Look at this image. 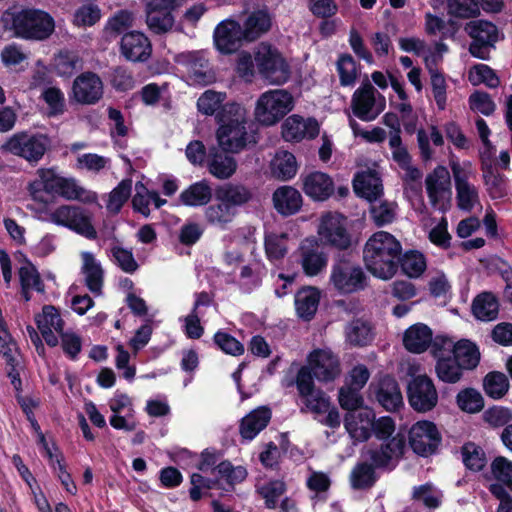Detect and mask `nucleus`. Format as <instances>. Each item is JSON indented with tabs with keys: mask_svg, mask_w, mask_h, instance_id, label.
<instances>
[{
	"mask_svg": "<svg viewBox=\"0 0 512 512\" xmlns=\"http://www.w3.org/2000/svg\"><path fill=\"white\" fill-rule=\"evenodd\" d=\"M37 178L29 182L27 190L33 200L46 203V195L60 196L67 200H82L85 189L77 185L73 178H66L58 174L56 167L39 168Z\"/></svg>",
	"mask_w": 512,
	"mask_h": 512,
	"instance_id": "nucleus-4",
	"label": "nucleus"
},
{
	"mask_svg": "<svg viewBox=\"0 0 512 512\" xmlns=\"http://www.w3.org/2000/svg\"><path fill=\"white\" fill-rule=\"evenodd\" d=\"M320 298L321 293L317 287H301L295 294V308L299 318L311 321L317 312Z\"/></svg>",
	"mask_w": 512,
	"mask_h": 512,
	"instance_id": "nucleus-29",
	"label": "nucleus"
},
{
	"mask_svg": "<svg viewBox=\"0 0 512 512\" xmlns=\"http://www.w3.org/2000/svg\"><path fill=\"white\" fill-rule=\"evenodd\" d=\"M271 410L262 406L244 416L239 424V432L243 439L252 440L264 430L271 420Z\"/></svg>",
	"mask_w": 512,
	"mask_h": 512,
	"instance_id": "nucleus-27",
	"label": "nucleus"
},
{
	"mask_svg": "<svg viewBox=\"0 0 512 512\" xmlns=\"http://www.w3.org/2000/svg\"><path fill=\"white\" fill-rule=\"evenodd\" d=\"M370 389L379 405L387 411H397L404 404L399 384L392 375L382 376L375 385H370Z\"/></svg>",
	"mask_w": 512,
	"mask_h": 512,
	"instance_id": "nucleus-21",
	"label": "nucleus"
},
{
	"mask_svg": "<svg viewBox=\"0 0 512 512\" xmlns=\"http://www.w3.org/2000/svg\"><path fill=\"white\" fill-rule=\"evenodd\" d=\"M120 54L129 62L144 63L151 57L152 45L144 33L130 31L121 38Z\"/></svg>",
	"mask_w": 512,
	"mask_h": 512,
	"instance_id": "nucleus-19",
	"label": "nucleus"
},
{
	"mask_svg": "<svg viewBox=\"0 0 512 512\" xmlns=\"http://www.w3.org/2000/svg\"><path fill=\"white\" fill-rule=\"evenodd\" d=\"M3 153H8L36 167L53 150L52 137L36 130H21L13 133L0 146Z\"/></svg>",
	"mask_w": 512,
	"mask_h": 512,
	"instance_id": "nucleus-3",
	"label": "nucleus"
},
{
	"mask_svg": "<svg viewBox=\"0 0 512 512\" xmlns=\"http://www.w3.org/2000/svg\"><path fill=\"white\" fill-rule=\"evenodd\" d=\"M374 420L375 414L371 409H359L354 413H346L344 427L352 438L364 442L371 437V427Z\"/></svg>",
	"mask_w": 512,
	"mask_h": 512,
	"instance_id": "nucleus-25",
	"label": "nucleus"
},
{
	"mask_svg": "<svg viewBox=\"0 0 512 512\" xmlns=\"http://www.w3.org/2000/svg\"><path fill=\"white\" fill-rule=\"evenodd\" d=\"M460 452L464 466L470 471L480 472L487 464L483 448L472 441L465 442Z\"/></svg>",
	"mask_w": 512,
	"mask_h": 512,
	"instance_id": "nucleus-44",
	"label": "nucleus"
},
{
	"mask_svg": "<svg viewBox=\"0 0 512 512\" xmlns=\"http://www.w3.org/2000/svg\"><path fill=\"white\" fill-rule=\"evenodd\" d=\"M339 404L347 413H354L361 409L364 400L360 394V390L353 387H341L338 395Z\"/></svg>",
	"mask_w": 512,
	"mask_h": 512,
	"instance_id": "nucleus-61",
	"label": "nucleus"
},
{
	"mask_svg": "<svg viewBox=\"0 0 512 512\" xmlns=\"http://www.w3.org/2000/svg\"><path fill=\"white\" fill-rule=\"evenodd\" d=\"M509 387V380L502 372L491 371L484 377V391L493 399L502 398L508 392Z\"/></svg>",
	"mask_w": 512,
	"mask_h": 512,
	"instance_id": "nucleus-46",
	"label": "nucleus"
},
{
	"mask_svg": "<svg viewBox=\"0 0 512 512\" xmlns=\"http://www.w3.org/2000/svg\"><path fill=\"white\" fill-rule=\"evenodd\" d=\"M229 152L218 151L210 152L208 160L209 172L218 179H228L237 168V162Z\"/></svg>",
	"mask_w": 512,
	"mask_h": 512,
	"instance_id": "nucleus-35",
	"label": "nucleus"
},
{
	"mask_svg": "<svg viewBox=\"0 0 512 512\" xmlns=\"http://www.w3.org/2000/svg\"><path fill=\"white\" fill-rule=\"evenodd\" d=\"M320 132V125L316 118H304L293 114L282 124V137L288 142H300L303 139H315Z\"/></svg>",
	"mask_w": 512,
	"mask_h": 512,
	"instance_id": "nucleus-18",
	"label": "nucleus"
},
{
	"mask_svg": "<svg viewBox=\"0 0 512 512\" xmlns=\"http://www.w3.org/2000/svg\"><path fill=\"white\" fill-rule=\"evenodd\" d=\"M367 279L364 270L344 256H340L332 265L330 282L340 293L350 294L364 290Z\"/></svg>",
	"mask_w": 512,
	"mask_h": 512,
	"instance_id": "nucleus-10",
	"label": "nucleus"
},
{
	"mask_svg": "<svg viewBox=\"0 0 512 512\" xmlns=\"http://www.w3.org/2000/svg\"><path fill=\"white\" fill-rule=\"evenodd\" d=\"M213 342L217 349L225 354L240 356L244 353V345L231 334L218 330L213 336Z\"/></svg>",
	"mask_w": 512,
	"mask_h": 512,
	"instance_id": "nucleus-56",
	"label": "nucleus"
},
{
	"mask_svg": "<svg viewBox=\"0 0 512 512\" xmlns=\"http://www.w3.org/2000/svg\"><path fill=\"white\" fill-rule=\"evenodd\" d=\"M353 189L357 196L369 202L377 200L383 194L380 179L372 174H357L353 180Z\"/></svg>",
	"mask_w": 512,
	"mask_h": 512,
	"instance_id": "nucleus-36",
	"label": "nucleus"
},
{
	"mask_svg": "<svg viewBox=\"0 0 512 512\" xmlns=\"http://www.w3.org/2000/svg\"><path fill=\"white\" fill-rule=\"evenodd\" d=\"M72 93L77 103L94 105L103 96L102 80L94 72H83L74 79Z\"/></svg>",
	"mask_w": 512,
	"mask_h": 512,
	"instance_id": "nucleus-17",
	"label": "nucleus"
},
{
	"mask_svg": "<svg viewBox=\"0 0 512 512\" xmlns=\"http://www.w3.org/2000/svg\"><path fill=\"white\" fill-rule=\"evenodd\" d=\"M467 34L475 40L497 41L498 30L495 24L486 20H472L465 26Z\"/></svg>",
	"mask_w": 512,
	"mask_h": 512,
	"instance_id": "nucleus-51",
	"label": "nucleus"
},
{
	"mask_svg": "<svg viewBox=\"0 0 512 512\" xmlns=\"http://www.w3.org/2000/svg\"><path fill=\"white\" fill-rule=\"evenodd\" d=\"M225 99L226 93L207 90L197 100L198 111L207 116L216 115L226 105Z\"/></svg>",
	"mask_w": 512,
	"mask_h": 512,
	"instance_id": "nucleus-48",
	"label": "nucleus"
},
{
	"mask_svg": "<svg viewBox=\"0 0 512 512\" xmlns=\"http://www.w3.org/2000/svg\"><path fill=\"white\" fill-rule=\"evenodd\" d=\"M406 448V437L402 433H397L390 440L381 443L377 447L369 448L366 452L370 465L374 469L391 471L395 469L400 459L403 458Z\"/></svg>",
	"mask_w": 512,
	"mask_h": 512,
	"instance_id": "nucleus-13",
	"label": "nucleus"
},
{
	"mask_svg": "<svg viewBox=\"0 0 512 512\" xmlns=\"http://www.w3.org/2000/svg\"><path fill=\"white\" fill-rule=\"evenodd\" d=\"M464 369L450 354L439 356L435 365V372L439 380L454 384L461 380Z\"/></svg>",
	"mask_w": 512,
	"mask_h": 512,
	"instance_id": "nucleus-42",
	"label": "nucleus"
},
{
	"mask_svg": "<svg viewBox=\"0 0 512 512\" xmlns=\"http://www.w3.org/2000/svg\"><path fill=\"white\" fill-rule=\"evenodd\" d=\"M345 220L343 216L330 212L322 216L318 235L323 246L339 251L348 250L352 246V236L347 230Z\"/></svg>",
	"mask_w": 512,
	"mask_h": 512,
	"instance_id": "nucleus-12",
	"label": "nucleus"
},
{
	"mask_svg": "<svg viewBox=\"0 0 512 512\" xmlns=\"http://www.w3.org/2000/svg\"><path fill=\"white\" fill-rule=\"evenodd\" d=\"M346 342L353 347L370 345L375 338L372 323L362 318H354L345 327Z\"/></svg>",
	"mask_w": 512,
	"mask_h": 512,
	"instance_id": "nucleus-30",
	"label": "nucleus"
},
{
	"mask_svg": "<svg viewBox=\"0 0 512 512\" xmlns=\"http://www.w3.org/2000/svg\"><path fill=\"white\" fill-rule=\"evenodd\" d=\"M493 477L512 491V461L504 456H497L491 462Z\"/></svg>",
	"mask_w": 512,
	"mask_h": 512,
	"instance_id": "nucleus-59",
	"label": "nucleus"
},
{
	"mask_svg": "<svg viewBox=\"0 0 512 512\" xmlns=\"http://www.w3.org/2000/svg\"><path fill=\"white\" fill-rule=\"evenodd\" d=\"M448 13L456 18H473L479 15V5L474 0H448Z\"/></svg>",
	"mask_w": 512,
	"mask_h": 512,
	"instance_id": "nucleus-60",
	"label": "nucleus"
},
{
	"mask_svg": "<svg viewBox=\"0 0 512 512\" xmlns=\"http://www.w3.org/2000/svg\"><path fill=\"white\" fill-rule=\"evenodd\" d=\"M275 210L282 216L288 217L298 213L303 204L301 193L292 186H281L272 195Z\"/></svg>",
	"mask_w": 512,
	"mask_h": 512,
	"instance_id": "nucleus-26",
	"label": "nucleus"
},
{
	"mask_svg": "<svg viewBox=\"0 0 512 512\" xmlns=\"http://www.w3.org/2000/svg\"><path fill=\"white\" fill-rule=\"evenodd\" d=\"M147 24L156 34L169 31L174 24L172 13L166 9L152 7L147 14Z\"/></svg>",
	"mask_w": 512,
	"mask_h": 512,
	"instance_id": "nucleus-50",
	"label": "nucleus"
},
{
	"mask_svg": "<svg viewBox=\"0 0 512 512\" xmlns=\"http://www.w3.org/2000/svg\"><path fill=\"white\" fill-rule=\"evenodd\" d=\"M236 214L237 211L235 208L221 201L209 205L204 212L207 223L221 229H226L227 225L233 221Z\"/></svg>",
	"mask_w": 512,
	"mask_h": 512,
	"instance_id": "nucleus-39",
	"label": "nucleus"
},
{
	"mask_svg": "<svg viewBox=\"0 0 512 512\" xmlns=\"http://www.w3.org/2000/svg\"><path fill=\"white\" fill-rule=\"evenodd\" d=\"M379 475L367 461L357 462L350 473V485L354 490H369L379 480Z\"/></svg>",
	"mask_w": 512,
	"mask_h": 512,
	"instance_id": "nucleus-34",
	"label": "nucleus"
},
{
	"mask_svg": "<svg viewBox=\"0 0 512 512\" xmlns=\"http://www.w3.org/2000/svg\"><path fill=\"white\" fill-rule=\"evenodd\" d=\"M442 434L430 420H419L408 431V442L412 451L419 457L428 458L439 452Z\"/></svg>",
	"mask_w": 512,
	"mask_h": 512,
	"instance_id": "nucleus-8",
	"label": "nucleus"
},
{
	"mask_svg": "<svg viewBox=\"0 0 512 512\" xmlns=\"http://www.w3.org/2000/svg\"><path fill=\"white\" fill-rule=\"evenodd\" d=\"M451 170L457 193V205L461 210L471 211L478 201V192L469 184L467 173L458 162L451 164Z\"/></svg>",
	"mask_w": 512,
	"mask_h": 512,
	"instance_id": "nucleus-24",
	"label": "nucleus"
},
{
	"mask_svg": "<svg viewBox=\"0 0 512 512\" xmlns=\"http://www.w3.org/2000/svg\"><path fill=\"white\" fill-rule=\"evenodd\" d=\"M255 64L260 76L272 84H283L290 78V67L277 48L261 43L255 52Z\"/></svg>",
	"mask_w": 512,
	"mask_h": 512,
	"instance_id": "nucleus-7",
	"label": "nucleus"
},
{
	"mask_svg": "<svg viewBox=\"0 0 512 512\" xmlns=\"http://www.w3.org/2000/svg\"><path fill=\"white\" fill-rule=\"evenodd\" d=\"M456 403L463 412L474 414L484 408V398L475 388L467 387L460 390L456 396Z\"/></svg>",
	"mask_w": 512,
	"mask_h": 512,
	"instance_id": "nucleus-45",
	"label": "nucleus"
},
{
	"mask_svg": "<svg viewBox=\"0 0 512 512\" xmlns=\"http://www.w3.org/2000/svg\"><path fill=\"white\" fill-rule=\"evenodd\" d=\"M214 44L222 54L236 52L246 41V35L239 22L235 20H224L214 30Z\"/></svg>",
	"mask_w": 512,
	"mask_h": 512,
	"instance_id": "nucleus-16",
	"label": "nucleus"
},
{
	"mask_svg": "<svg viewBox=\"0 0 512 512\" xmlns=\"http://www.w3.org/2000/svg\"><path fill=\"white\" fill-rule=\"evenodd\" d=\"M80 58L74 52L61 51L54 58V72L60 77H71L78 69Z\"/></svg>",
	"mask_w": 512,
	"mask_h": 512,
	"instance_id": "nucleus-49",
	"label": "nucleus"
},
{
	"mask_svg": "<svg viewBox=\"0 0 512 512\" xmlns=\"http://www.w3.org/2000/svg\"><path fill=\"white\" fill-rule=\"evenodd\" d=\"M410 407L417 413L432 411L438 404V392L430 377L417 375L411 378L406 389Z\"/></svg>",
	"mask_w": 512,
	"mask_h": 512,
	"instance_id": "nucleus-11",
	"label": "nucleus"
},
{
	"mask_svg": "<svg viewBox=\"0 0 512 512\" xmlns=\"http://www.w3.org/2000/svg\"><path fill=\"white\" fill-rule=\"evenodd\" d=\"M426 258L418 250H408L401 252L399 256L398 269L401 268L403 274L410 278L420 277L426 270Z\"/></svg>",
	"mask_w": 512,
	"mask_h": 512,
	"instance_id": "nucleus-40",
	"label": "nucleus"
},
{
	"mask_svg": "<svg viewBox=\"0 0 512 512\" xmlns=\"http://www.w3.org/2000/svg\"><path fill=\"white\" fill-rule=\"evenodd\" d=\"M469 81L473 85L485 84L489 88H496L500 84V79L495 71L486 64H476L469 72Z\"/></svg>",
	"mask_w": 512,
	"mask_h": 512,
	"instance_id": "nucleus-55",
	"label": "nucleus"
},
{
	"mask_svg": "<svg viewBox=\"0 0 512 512\" xmlns=\"http://www.w3.org/2000/svg\"><path fill=\"white\" fill-rule=\"evenodd\" d=\"M58 334L60 338L61 349L66 358L71 361L78 360L83 347L81 336L75 332L64 331V329Z\"/></svg>",
	"mask_w": 512,
	"mask_h": 512,
	"instance_id": "nucleus-57",
	"label": "nucleus"
},
{
	"mask_svg": "<svg viewBox=\"0 0 512 512\" xmlns=\"http://www.w3.org/2000/svg\"><path fill=\"white\" fill-rule=\"evenodd\" d=\"M426 66L430 73L431 87L434 100L439 110H445L447 105V84L443 73L436 69H432L426 59Z\"/></svg>",
	"mask_w": 512,
	"mask_h": 512,
	"instance_id": "nucleus-53",
	"label": "nucleus"
},
{
	"mask_svg": "<svg viewBox=\"0 0 512 512\" xmlns=\"http://www.w3.org/2000/svg\"><path fill=\"white\" fill-rule=\"evenodd\" d=\"M271 27L269 14L264 10L251 13L242 26L246 35V41H254Z\"/></svg>",
	"mask_w": 512,
	"mask_h": 512,
	"instance_id": "nucleus-41",
	"label": "nucleus"
},
{
	"mask_svg": "<svg viewBox=\"0 0 512 512\" xmlns=\"http://www.w3.org/2000/svg\"><path fill=\"white\" fill-rule=\"evenodd\" d=\"M474 316L482 321H492L499 313V303L491 292H483L475 297L472 303Z\"/></svg>",
	"mask_w": 512,
	"mask_h": 512,
	"instance_id": "nucleus-38",
	"label": "nucleus"
},
{
	"mask_svg": "<svg viewBox=\"0 0 512 512\" xmlns=\"http://www.w3.org/2000/svg\"><path fill=\"white\" fill-rule=\"evenodd\" d=\"M294 107V99L284 89L269 90L257 100L255 117L264 126H271L283 119Z\"/></svg>",
	"mask_w": 512,
	"mask_h": 512,
	"instance_id": "nucleus-6",
	"label": "nucleus"
},
{
	"mask_svg": "<svg viewBox=\"0 0 512 512\" xmlns=\"http://www.w3.org/2000/svg\"><path fill=\"white\" fill-rule=\"evenodd\" d=\"M51 221L59 226L69 228L89 240L97 238V231L92 224L90 212L76 205H61L50 215Z\"/></svg>",
	"mask_w": 512,
	"mask_h": 512,
	"instance_id": "nucleus-9",
	"label": "nucleus"
},
{
	"mask_svg": "<svg viewBox=\"0 0 512 512\" xmlns=\"http://www.w3.org/2000/svg\"><path fill=\"white\" fill-rule=\"evenodd\" d=\"M425 184L431 205L445 212L447 208L442 200L446 194L451 195L449 171L443 166H438L432 173L428 174Z\"/></svg>",
	"mask_w": 512,
	"mask_h": 512,
	"instance_id": "nucleus-23",
	"label": "nucleus"
},
{
	"mask_svg": "<svg viewBox=\"0 0 512 512\" xmlns=\"http://www.w3.org/2000/svg\"><path fill=\"white\" fill-rule=\"evenodd\" d=\"M215 198L217 201L225 202L235 208L250 202L253 198V192L245 185L229 183L216 188Z\"/></svg>",
	"mask_w": 512,
	"mask_h": 512,
	"instance_id": "nucleus-32",
	"label": "nucleus"
},
{
	"mask_svg": "<svg viewBox=\"0 0 512 512\" xmlns=\"http://www.w3.org/2000/svg\"><path fill=\"white\" fill-rule=\"evenodd\" d=\"M6 27L16 38L44 41L55 31V20L46 11L37 8H23L19 11L7 9L3 14Z\"/></svg>",
	"mask_w": 512,
	"mask_h": 512,
	"instance_id": "nucleus-2",
	"label": "nucleus"
},
{
	"mask_svg": "<svg viewBox=\"0 0 512 512\" xmlns=\"http://www.w3.org/2000/svg\"><path fill=\"white\" fill-rule=\"evenodd\" d=\"M132 180L123 179L109 195L108 207L119 211L131 196Z\"/></svg>",
	"mask_w": 512,
	"mask_h": 512,
	"instance_id": "nucleus-63",
	"label": "nucleus"
},
{
	"mask_svg": "<svg viewBox=\"0 0 512 512\" xmlns=\"http://www.w3.org/2000/svg\"><path fill=\"white\" fill-rule=\"evenodd\" d=\"M287 238L288 236L286 233H270L265 235L264 249L266 257L269 261H279L286 256L288 248L285 244V240Z\"/></svg>",
	"mask_w": 512,
	"mask_h": 512,
	"instance_id": "nucleus-47",
	"label": "nucleus"
},
{
	"mask_svg": "<svg viewBox=\"0 0 512 512\" xmlns=\"http://www.w3.org/2000/svg\"><path fill=\"white\" fill-rule=\"evenodd\" d=\"M35 323L38 330H42L43 325L54 329L57 333L62 332L65 322L61 318L60 311L53 305H44L42 313L35 316Z\"/></svg>",
	"mask_w": 512,
	"mask_h": 512,
	"instance_id": "nucleus-52",
	"label": "nucleus"
},
{
	"mask_svg": "<svg viewBox=\"0 0 512 512\" xmlns=\"http://www.w3.org/2000/svg\"><path fill=\"white\" fill-rule=\"evenodd\" d=\"M298 255L302 271L308 277L318 276L327 268L328 254L319 239L314 236L301 241Z\"/></svg>",
	"mask_w": 512,
	"mask_h": 512,
	"instance_id": "nucleus-14",
	"label": "nucleus"
},
{
	"mask_svg": "<svg viewBox=\"0 0 512 512\" xmlns=\"http://www.w3.org/2000/svg\"><path fill=\"white\" fill-rule=\"evenodd\" d=\"M110 83L117 92H127L135 86L132 73L124 66H116L112 69Z\"/></svg>",
	"mask_w": 512,
	"mask_h": 512,
	"instance_id": "nucleus-64",
	"label": "nucleus"
},
{
	"mask_svg": "<svg viewBox=\"0 0 512 512\" xmlns=\"http://www.w3.org/2000/svg\"><path fill=\"white\" fill-rule=\"evenodd\" d=\"M287 487L282 480H270L262 485L259 494L265 500V506L268 509L278 507L279 498L286 492Z\"/></svg>",
	"mask_w": 512,
	"mask_h": 512,
	"instance_id": "nucleus-54",
	"label": "nucleus"
},
{
	"mask_svg": "<svg viewBox=\"0 0 512 512\" xmlns=\"http://www.w3.org/2000/svg\"><path fill=\"white\" fill-rule=\"evenodd\" d=\"M402 245L389 232L378 231L372 234L363 248V261L366 269L381 280L391 279L398 271Z\"/></svg>",
	"mask_w": 512,
	"mask_h": 512,
	"instance_id": "nucleus-1",
	"label": "nucleus"
},
{
	"mask_svg": "<svg viewBox=\"0 0 512 512\" xmlns=\"http://www.w3.org/2000/svg\"><path fill=\"white\" fill-rule=\"evenodd\" d=\"M85 284L92 293H100L103 286V269L90 252L82 253Z\"/></svg>",
	"mask_w": 512,
	"mask_h": 512,
	"instance_id": "nucleus-37",
	"label": "nucleus"
},
{
	"mask_svg": "<svg viewBox=\"0 0 512 512\" xmlns=\"http://www.w3.org/2000/svg\"><path fill=\"white\" fill-rule=\"evenodd\" d=\"M213 196V190L205 179L197 181L184 189L179 197V202L187 207H201L207 205Z\"/></svg>",
	"mask_w": 512,
	"mask_h": 512,
	"instance_id": "nucleus-31",
	"label": "nucleus"
},
{
	"mask_svg": "<svg viewBox=\"0 0 512 512\" xmlns=\"http://www.w3.org/2000/svg\"><path fill=\"white\" fill-rule=\"evenodd\" d=\"M375 88L373 85L366 81L363 83L353 94L351 100V108L354 116L358 119L368 122L375 120L383 110L385 104L383 103L379 109L374 110Z\"/></svg>",
	"mask_w": 512,
	"mask_h": 512,
	"instance_id": "nucleus-20",
	"label": "nucleus"
},
{
	"mask_svg": "<svg viewBox=\"0 0 512 512\" xmlns=\"http://www.w3.org/2000/svg\"><path fill=\"white\" fill-rule=\"evenodd\" d=\"M432 342V329L424 323H416L406 329L403 335L405 349L414 354L425 352Z\"/></svg>",
	"mask_w": 512,
	"mask_h": 512,
	"instance_id": "nucleus-28",
	"label": "nucleus"
},
{
	"mask_svg": "<svg viewBox=\"0 0 512 512\" xmlns=\"http://www.w3.org/2000/svg\"><path fill=\"white\" fill-rule=\"evenodd\" d=\"M303 192L312 200L323 202L335 192L334 181L330 175L321 171H312L301 175Z\"/></svg>",
	"mask_w": 512,
	"mask_h": 512,
	"instance_id": "nucleus-22",
	"label": "nucleus"
},
{
	"mask_svg": "<svg viewBox=\"0 0 512 512\" xmlns=\"http://www.w3.org/2000/svg\"><path fill=\"white\" fill-rule=\"evenodd\" d=\"M216 121L219 124L216 138L224 152L238 153L246 147V121L240 104L226 103L216 114Z\"/></svg>",
	"mask_w": 512,
	"mask_h": 512,
	"instance_id": "nucleus-5",
	"label": "nucleus"
},
{
	"mask_svg": "<svg viewBox=\"0 0 512 512\" xmlns=\"http://www.w3.org/2000/svg\"><path fill=\"white\" fill-rule=\"evenodd\" d=\"M297 168L296 157L288 151L277 153L271 163L273 176L282 181L292 179L297 173Z\"/></svg>",
	"mask_w": 512,
	"mask_h": 512,
	"instance_id": "nucleus-43",
	"label": "nucleus"
},
{
	"mask_svg": "<svg viewBox=\"0 0 512 512\" xmlns=\"http://www.w3.org/2000/svg\"><path fill=\"white\" fill-rule=\"evenodd\" d=\"M101 19V10L97 4L89 3L80 6L74 13V23L87 27L95 25Z\"/></svg>",
	"mask_w": 512,
	"mask_h": 512,
	"instance_id": "nucleus-62",
	"label": "nucleus"
},
{
	"mask_svg": "<svg viewBox=\"0 0 512 512\" xmlns=\"http://www.w3.org/2000/svg\"><path fill=\"white\" fill-rule=\"evenodd\" d=\"M464 370H474L480 362L478 346L467 339H461L453 345L450 354Z\"/></svg>",
	"mask_w": 512,
	"mask_h": 512,
	"instance_id": "nucleus-33",
	"label": "nucleus"
},
{
	"mask_svg": "<svg viewBox=\"0 0 512 512\" xmlns=\"http://www.w3.org/2000/svg\"><path fill=\"white\" fill-rule=\"evenodd\" d=\"M307 360L308 367L319 382H333L341 373L340 359L330 350L315 349Z\"/></svg>",
	"mask_w": 512,
	"mask_h": 512,
	"instance_id": "nucleus-15",
	"label": "nucleus"
},
{
	"mask_svg": "<svg viewBox=\"0 0 512 512\" xmlns=\"http://www.w3.org/2000/svg\"><path fill=\"white\" fill-rule=\"evenodd\" d=\"M337 71L342 86H351L355 83L357 77L356 61L350 54L344 53L339 56Z\"/></svg>",
	"mask_w": 512,
	"mask_h": 512,
	"instance_id": "nucleus-58",
	"label": "nucleus"
}]
</instances>
